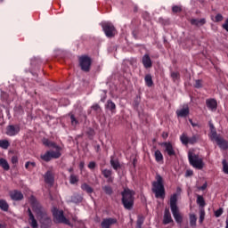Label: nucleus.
Instances as JSON below:
<instances>
[{
    "label": "nucleus",
    "instance_id": "19",
    "mask_svg": "<svg viewBox=\"0 0 228 228\" xmlns=\"http://www.w3.org/2000/svg\"><path fill=\"white\" fill-rule=\"evenodd\" d=\"M102 175L105 179H107V183H113L115 181V177H113V171L111 169L102 170Z\"/></svg>",
    "mask_w": 228,
    "mask_h": 228
},
{
    "label": "nucleus",
    "instance_id": "42",
    "mask_svg": "<svg viewBox=\"0 0 228 228\" xmlns=\"http://www.w3.org/2000/svg\"><path fill=\"white\" fill-rule=\"evenodd\" d=\"M224 215V208H220L219 209L215 211V217L216 218H220V216Z\"/></svg>",
    "mask_w": 228,
    "mask_h": 228
},
{
    "label": "nucleus",
    "instance_id": "35",
    "mask_svg": "<svg viewBox=\"0 0 228 228\" xmlns=\"http://www.w3.org/2000/svg\"><path fill=\"white\" fill-rule=\"evenodd\" d=\"M180 140H181L183 145H188L189 141H190V137H188L185 134H183L180 136Z\"/></svg>",
    "mask_w": 228,
    "mask_h": 228
},
{
    "label": "nucleus",
    "instance_id": "37",
    "mask_svg": "<svg viewBox=\"0 0 228 228\" xmlns=\"http://www.w3.org/2000/svg\"><path fill=\"white\" fill-rule=\"evenodd\" d=\"M102 190L106 193V195H112L113 194V189L110 185L103 186Z\"/></svg>",
    "mask_w": 228,
    "mask_h": 228
},
{
    "label": "nucleus",
    "instance_id": "31",
    "mask_svg": "<svg viewBox=\"0 0 228 228\" xmlns=\"http://www.w3.org/2000/svg\"><path fill=\"white\" fill-rule=\"evenodd\" d=\"M145 85L146 86H152L154 85V81H152V76L151 74H148L144 77Z\"/></svg>",
    "mask_w": 228,
    "mask_h": 228
},
{
    "label": "nucleus",
    "instance_id": "22",
    "mask_svg": "<svg viewBox=\"0 0 228 228\" xmlns=\"http://www.w3.org/2000/svg\"><path fill=\"white\" fill-rule=\"evenodd\" d=\"M110 167H112L113 170L116 172H118L122 168V166L120 165V162L118 159H115V157H110Z\"/></svg>",
    "mask_w": 228,
    "mask_h": 228
},
{
    "label": "nucleus",
    "instance_id": "33",
    "mask_svg": "<svg viewBox=\"0 0 228 228\" xmlns=\"http://www.w3.org/2000/svg\"><path fill=\"white\" fill-rule=\"evenodd\" d=\"M79 183V176L74 174L69 175V183L77 184Z\"/></svg>",
    "mask_w": 228,
    "mask_h": 228
},
{
    "label": "nucleus",
    "instance_id": "27",
    "mask_svg": "<svg viewBox=\"0 0 228 228\" xmlns=\"http://www.w3.org/2000/svg\"><path fill=\"white\" fill-rule=\"evenodd\" d=\"M0 209L4 212H7L10 209V205L6 200H0Z\"/></svg>",
    "mask_w": 228,
    "mask_h": 228
},
{
    "label": "nucleus",
    "instance_id": "7",
    "mask_svg": "<svg viewBox=\"0 0 228 228\" xmlns=\"http://www.w3.org/2000/svg\"><path fill=\"white\" fill-rule=\"evenodd\" d=\"M40 158L43 161L49 163L51 159H59V158H61V151H48L44 155H41Z\"/></svg>",
    "mask_w": 228,
    "mask_h": 228
},
{
    "label": "nucleus",
    "instance_id": "34",
    "mask_svg": "<svg viewBox=\"0 0 228 228\" xmlns=\"http://www.w3.org/2000/svg\"><path fill=\"white\" fill-rule=\"evenodd\" d=\"M190 225L192 228L197 227V216L193 214L190 215Z\"/></svg>",
    "mask_w": 228,
    "mask_h": 228
},
{
    "label": "nucleus",
    "instance_id": "40",
    "mask_svg": "<svg viewBox=\"0 0 228 228\" xmlns=\"http://www.w3.org/2000/svg\"><path fill=\"white\" fill-rule=\"evenodd\" d=\"M223 172L228 175V162L226 159L222 160Z\"/></svg>",
    "mask_w": 228,
    "mask_h": 228
},
{
    "label": "nucleus",
    "instance_id": "12",
    "mask_svg": "<svg viewBox=\"0 0 228 228\" xmlns=\"http://www.w3.org/2000/svg\"><path fill=\"white\" fill-rule=\"evenodd\" d=\"M9 195L11 197V200H14L15 202H19L24 200V194H22V192L18 190L11 191L9 192Z\"/></svg>",
    "mask_w": 228,
    "mask_h": 228
},
{
    "label": "nucleus",
    "instance_id": "30",
    "mask_svg": "<svg viewBox=\"0 0 228 228\" xmlns=\"http://www.w3.org/2000/svg\"><path fill=\"white\" fill-rule=\"evenodd\" d=\"M106 107L108 108V110H110L112 113H115V110H117V105L115 104V102H113V101L111 100H108L107 101V105Z\"/></svg>",
    "mask_w": 228,
    "mask_h": 228
},
{
    "label": "nucleus",
    "instance_id": "61",
    "mask_svg": "<svg viewBox=\"0 0 228 228\" xmlns=\"http://www.w3.org/2000/svg\"><path fill=\"white\" fill-rule=\"evenodd\" d=\"M162 136H163V138H168V134L163 133Z\"/></svg>",
    "mask_w": 228,
    "mask_h": 228
},
{
    "label": "nucleus",
    "instance_id": "36",
    "mask_svg": "<svg viewBox=\"0 0 228 228\" xmlns=\"http://www.w3.org/2000/svg\"><path fill=\"white\" fill-rule=\"evenodd\" d=\"M35 167H37V163H35V162L28 161L25 164L26 170H33V168H35Z\"/></svg>",
    "mask_w": 228,
    "mask_h": 228
},
{
    "label": "nucleus",
    "instance_id": "52",
    "mask_svg": "<svg viewBox=\"0 0 228 228\" xmlns=\"http://www.w3.org/2000/svg\"><path fill=\"white\" fill-rule=\"evenodd\" d=\"M11 161L12 165H17V163H19V158H17V156H12Z\"/></svg>",
    "mask_w": 228,
    "mask_h": 228
},
{
    "label": "nucleus",
    "instance_id": "50",
    "mask_svg": "<svg viewBox=\"0 0 228 228\" xmlns=\"http://www.w3.org/2000/svg\"><path fill=\"white\" fill-rule=\"evenodd\" d=\"M88 168H90V170H94V168H95V167H97V164L94 161H91L88 164Z\"/></svg>",
    "mask_w": 228,
    "mask_h": 228
},
{
    "label": "nucleus",
    "instance_id": "9",
    "mask_svg": "<svg viewBox=\"0 0 228 228\" xmlns=\"http://www.w3.org/2000/svg\"><path fill=\"white\" fill-rule=\"evenodd\" d=\"M189 162L191 167L200 170V159L199 155L193 154L192 152L188 153Z\"/></svg>",
    "mask_w": 228,
    "mask_h": 228
},
{
    "label": "nucleus",
    "instance_id": "11",
    "mask_svg": "<svg viewBox=\"0 0 228 228\" xmlns=\"http://www.w3.org/2000/svg\"><path fill=\"white\" fill-rule=\"evenodd\" d=\"M42 143H43V145H45V147L55 149V151L61 152V148L58 144H56V142H54L47 138H44L42 140Z\"/></svg>",
    "mask_w": 228,
    "mask_h": 228
},
{
    "label": "nucleus",
    "instance_id": "14",
    "mask_svg": "<svg viewBox=\"0 0 228 228\" xmlns=\"http://www.w3.org/2000/svg\"><path fill=\"white\" fill-rule=\"evenodd\" d=\"M208 126H209V131H210L209 133L210 140H212V142H215L216 138H220V135H218V134L216 133V128L215 127V125H213V121H209Z\"/></svg>",
    "mask_w": 228,
    "mask_h": 228
},
{
    "label": "nucleus",
    "instance_id": "32",
    "mask_svg": "<svg viewBox=\"0 0 228 228\" xmlns=\"http://www.w3.org/2000/svg\"><path fill=\"white\" fill-rule=\"evenodd\" d=\"M10 147V141L6 139L0 140V149H4V151L8 150Z\"/></svg>",
    "mask_w": 228,
    "mask_h": 228
},
{
    "label": "nucleus",
    "instance_id": "13",
    "mask_svg": "<svg viewBox=\"0 0 228 228\" xmlns=\"http://www.w3.org/2000/svg\"><path fill=\"white\" fill-rule=\"evenodd\" d=\"M117 218L113 217H109V218H104L102 223H101V227L102 228H110L111 225H115L117 224Z\"/></svg>",
    "mask_w": 228,
    "mask_h": 228
},
{
    "label": "nucleus",
    "instance_id": "57",
    "mask_svg": "<svg viewBox=\"0 0 228 228\" xmlns=\"http://www.w3.org/2000/svg\"><path fill=\"white\" fill-rule=\"evenodd\" d=\"M195 88H200V79L196 80Z\"/></svg>",
    "mask_w": 228,
    "mask_h": 228
},
{
    "label": "nucleus",
    "instance_id": "26",
    "mask_svg": "<svg viewBox=\"0 0 228 228\" xmlns=\"http://www.w3.org/2000/svg\"><path fill=\"white\" fill-rule=\"evenodd\" d=\"M81 190L83 191H86V193H88L89 195L91 193H94V188H92L88 183H84L81 184Z\"/></svg>",
    "mask_w": 228,
    "mask_h": 228
},
{
    "label": "nucleus",
    "instance_id": "58",
    "mask_svg": "<svg viewBox=\"0 0 228 228\" xmlns=\"http://www.w3.org/2000/svg\"><path fill=\"white\" fill-rule=\"evenodd\" d=\"M79 168H80V170H83V168H85V161H81L79 163Z\"/></svg>",
    "mask_w": 228,
    "mask_h": 228
},
{
    "label": "nucleus",
    "instance_id": "54",
    "mask_svg": "<svg viewBox=\"0 0 228 228\" xmlns=\"http://www.w3.org/2000/svg\"><path fill=\"white\" fill-rule=\"evenodd\" d=\"M193 175V171L192 170H187L185 173V177H191Z\"/></svg>",
    "mask_w": 228,
    "mask_h": 228
},
{
    "label": "nucleus",
    "instance_id": "48",
    "mask_svg": "<svg viewBox=\"0 0 228 228\" xmlns=\"http://www.w3.org/2000/svg\"><path fill=\"white\" fill-rule=\"evenodd\" d=\"M71 200L75 203V204H77V202H81V197L79 196H73L71 198Z\"/></svg>",
    "mask_w": 228,
    "mask_h": 228
},
{
    "label": "nucleus",
    "instance_id": "25",
    "mask_svg": "<svg viewBox=\"0 0 228 228\" xmlns=\"http://www.w3.org/2000/svg\"><path fill=\"white\" fill-rule=\"evenodd\" d=\"M154 158H155V161L157 163H163V153H161V151L159 150H156L154 152Z\"/></svg>",
    "mask_w": 228,
    "mask_h": 228
},
{
    "label": "nucleus",
    "instance_id": "46",
    "mask_svg": "<svg viewBox=\"0 0 228 228\" xmlns=\"http://www.w3.org/2000/svg\"><path fill=\"white\" fill-rule=\"evenodd\" d=\"M86 134H88V136H94V134H95V131L94 128L89 127L87 128Z\"/></svg>",
    "mask_w": 228,
    "mask_h": 228
},
{
    "label": "nucleus",
    "instance_id": "21",
    "mask_svg": "<svg viewBox=\"0 0 228 228\" xmlns=\"http://www.w3.org/2000/svg\"><path fill=\"white\" fill-rule=\"evenodd\" d=\"M214 142H216L217 143L218 147L221 148L222 151H227V149H228V142L225 141V139H224V138L219 136Z\"/></svg>",
    "mask_w": 228,
    "mask_h": 228
},
{
    "label": "nucleus",
    "instance_id": "5",
    "mask_svg": "<svg viewBox=\"0 0 228 228\" xmlns=\"http://www.w3.org/2000/svg\"><path fill=\"white\" fill-rule=\"evenodd\" d=\"M52 215L53 216L54 224H64L65 225H69V227H74L72 223L63 214V210L58 209V208L53 207L52 208Z\"/></svg>",
    "mask_w": 228,
    "mask_h": 228
},
{
    "label": "nucleus",
    "instance_id": "60",
    "mask_svg": "<svg viewBox=\"0 0 228 228\" xmlns=\"http://www.w3.org/2000/svg\"><path fill=\"white\" fill-rule=\"evenodd\" d=\"M197 204L200 206V195H197Z\"/></svg>",
    "mask_w": 228,
    "mask_h": 228
},
{
    "label": "nucleus",
    "instance_id": "6",
    "mask_svg": "<svg viewBox=\"0 0 228 228\" xmlns=\"http://www.w3.org/2000/svg\"><path fill=\"white\" fill-rule=\"evenodd\" d=\"M78 61L83 72H90V69H92V58L88 55H82L78 58Z\"/></svg>",
    "mask_w": 228,
    "mask_h": 228
},
{
    "label": "nucleus",
    "instance_id": "62",
    "mask_svg": "<svg viewBox=\"0 0 228 228\" xmlns=\"http://www.w3.org/2000/svg\"><path fill=\"white\" fill-rule=\"evenodd\" d=\"M68 172H69V174H72V172H74V168H72V167L69 168Z\"/></svg>",
    "mask_w": 228,
    "mask_h": 228
},
{
    "label": "nucleus",
    "instance_id": "10",
    "mask_svg": "<svg viewBox=\"0 0 228 228\" xmlns=\"http://www.w3.org/2000/svg\"><path fill=\"white\" fill-rule=\"evenodd\" d=\"M19 133H20V125H9L6 126L5 134H7V136H17Z\"/></svg>",
    "mask_w": 228,
    "mask_h": 228
},
{
    "label": "nucleus",
    "instance_id": "39",
    "mask_svg": "<svg viewBox=\"0 0 228 228\" xmlns=\"http://www.w3.org/2000/svg\"><path fill=\"white\" fill-rule=\"evenodd\" d=\"M69 116L70 117L71 126H77V124H79V121L77 120V118H76V116H74V114L69 113Z\"/></svg>",
    "mask_w": 228,
    "mask_h": 228
},
{
    "label": "nucleus",
    "instance_id": "55",
    "mask_svg": "<svg viewBox=\"0 0 228 228\" xmlns=\"http://www.w3.org/2000/svg\"><path fill=\"white\" fill-rule=\"evenodd\" d=\"M189 122L192 127H199V123L193 122V119H189Z\"/></svg>",
    "mask_w": 228,
    "mask_h": 228
},
{
    "label": "nucleus",
    "instance_id": "15",
    "mask_svg": "<svg viewBox=\"0 0 228 228\" xmlns=\"http://www.w3.org/2000/svg\"><path fill=\"white\" fill-rule=\"evenodd\" d=\"M28 224L30 227L38 228V221H37V218H35V215H33L31 208H28Z\"/></svg>",
    "mask_w": 228,
    "mask_h": 228
},
{
    "label": "nucleus",
    "instance_id": "24",
    "mask_svg": "<svg viewBox=\"0 0 228 228\" xmlns=\"http://www.w3.org/2000/svg\"><path fill=\"white\" fill-rule=\"evenodd\" d=\"M172 222H174V220L172 219V215L170 214V210L168 208H166L165 212H164L163 224H165V225H167Z\"/></svg>",
    "mask_w": 228,
    "mask_h": 228
},
{
    "label": "nucleus",
    "instance_id": "23",
    "mask_svg": "<svg viewBox=\"0 0 228 228\" xmlns=\"http://www.w3.org/2000/svg\"><path fill=\"white\" fill-rule=\"evenodd\" d=\"M45 183H46V184H54V174H53V171H47L45 174Z\"/></svg>",
    "mask_w": 228,
    "mask_h": 228
},
{
    "label": "nucleus",
    "instance_id": "16",
    "mask_svg": "<svg viewBox=\"0 0 228 228\" xmlns=\"http://www.w3.org/2000/svg\"><path fill=\"white\" fill-rule=\"evenodd\" d=\"M162 146L165 147L164 151H166L170 158H172V156H175V150H174L172 142H163Z\"/></svg>",
    "mask_w": 228,
    "mask_h": 228
},
{
    "label": "nucleus",
    "instance_id": "38",
    "mask_svg": "<svg viewBox=\"0 0 228 228\" xmlns=\"http://www.w3.org/2000/svg\"><path fill=\"white\" fill-rule=\"evenodd\" d=\"M91 108L93 109V110L94 111V113L96 115H99V113H101V111H102L100 104L95 103V104L92 105Z\"/></svg>",
    "mask_w": 228,
    "mask_h": 228
},
{
    "label": "nucleus",
    "instance_id": "59",
    "mask_svg": "<svg viewBox=\"0 0 228 228\" xmlns=\"http://www.w3.org/2000/svg\"><path fill=\"white\" fill-rule=\"evenodd\" d=\"M142 16H143V18H144L146 20H149V19H151L150 16H149V13H147V12H144V13L142 14Z\"/></svg>",
    "mask_w": 228,
    "mask_h": 228
},
{
    "label": "nucleus",
    "instance_id": "51",
    "mask_svg": "<svg viewBox=\"0 0 228 228\" xmlns=\"http://www.w3.org/2000/svg\"><path fill=\"white\" fill-rule=\"evenodd\" d=\"M204 206H206V200L203 196H200V209H204Z\"/></svg>",
    "mask_w": 228,
    "mask_h": 228
},
{
    "label": "nucleus",
    "instance_id": "2",
    "mask_svg": "<svg viewBox=\"0 0 228 228\" xmlns=\"http://www.w3.org/2000/svg\"><path fill=\"white\" fill-rule=\"evenodd\" d=\"M122 199L121 202L125 209L131 211L134 208V191L126 189L121 192Z\"/></svg>",
    "mask_w": 228,
    "mask_h": 228
},
{
    "label": "nucleus",
    "instance_id": "29",
    "mask_svg": "<svg viewBox=\"0 0 228 228\" xmlns=\"http://www.w3.org/2000/svg\"><path fill=\"white\" fill-rule=\"evenodd\" d=\"M170 77L172 78V81L174 83H176V81H179L181 79V74L179 73V71H171Z\"/></svg>",
    "mask_w": 228,
    "mask_h": 228
},
{
    "label": "nucleus",
    "instance_id": "43",
    "mask_svg": "<svg viewBox=\"0 0 228 228\" xmlns=\"http://www.w3.org/2000/svg\"><path fill=\"white\" fill-rule=\"evenodd\" d=\"M142 225H143V217H139L137 219L136 228H142Z\"/></svg>",
    "mask_w": 228,
    "mask_h": 228
},
{
    "label": "nucleus",
    "instance_id": "4",
    "mask_svg": "<svg viewBox=\"0 0 228 228\" xmlns=\"http://www.w3.org/2000/svg\"><path fill=\"white\" fill-rule=\"evenodd\" d=\"M171 213L176 222V224H183V216L179 213V207H177V193L171 195L170 200Z\"/></svg>",
    "mask_w": 228,
    "mask_h": 228
},
{
    "label": "nucleus",
    "instance_id": "64",
    "mask_svg": "<svg viewBox=\"0 0 228 228\" xmlns=\"http://www.w3.org/2000/svg\"><path fill=\"white\" fill-rule=\"evenodd\" d=\"M225 224H226V226H225V228H228V218L226 219V222H225Z\"/></svg>",
    "mask_w": 228,
    "mask_h": 228
},
{
    "label": "nucleus",
    "instance_id": "20",
    "mask_svg": "<svg viewBox=\"0 0 228 228\" xmlns=\"http://www.w3.org/2000/svg\"><path fill=\"white\" fill-rule=\"evenodd\" d=\"M142 63L144 69H151L152 67V60H151V56L149 54H144L142 59Z\"/></svg>",
    "mask_w": 228,
    "mask_h": 228
},
{
    "label": "nucleus",
    "instance_id": "47",
    "mask_svg": "<svg viewBox=\"0 0 228 228\" xmlns=\"http://www.w3.org/2000/svg\"><path fill=\"white\" fill-rule=\"evenodd\" d=\"M189 143H191V145L197 143V136L193 135L192 137H189Z\"/></svg>",
    "mask_w": 228,
    "mask_h": 228
},
{
    "label": "nucleus",
    "instance_id": "18",
    "mask_svg": "<svg viewBox=\"0 0 228 228\" xmlns=\"http://www.w3.org/2000/svg\"><path fill=\"white\" fill-rule=\"evenodd\" d=\"M206 106L208 110H210V111H216L218 108V102L216 99H207Z\"/></svg>",
    "mask_w": 228,
    "mask_h": 228
},
{
    "label": "nucleus",
    "instance_id": "17",
    "mask_svg": "<svg viewBox=\"0 0 228 228\" xmlns=\"http://www.w3.org/2000/svg\"><path fill=\"white\" fill-rule=\"evenodd\" d=\"M176 115L181 118H186V117L190 115V107H188V105H183L182 109L176 110Z\"/></svg>",
    "mask_w": 228,
    "mask_h": 228
},
{
    "label": "nucleus",
    "instance_id": "44",
    "mask_svg": "<svg viewBox=\"0 0 228 228\" xmlns=\"http://www.w3.org/2000/svg\"><path fill=\"white\" fill-rule=\"evenodd\" d=\"M224 20V16L220 13L216 14L215 17V22H222Z\"/></svg>",
    "mask_w": 228,
    "mask_h": 228
},
{
    "label": "nucleus",
    "instance_id": "45",
    "mask_svg": "<svg viewBox=\"0 0 228 228\" xmlns=\"http://www.w3.org/2000/svg\"><path fill=\"white\" fill-rule=\"evenodd\" d=\"M191 24L192 26H198L199 27V25L200 24V20H199V19H191Z\"/></svg>",
    "mask_w": 228,
    "mask_h": 228
},
{
    "label": "nucleus",
    "instance_id": "3",
    "mask_svg": "<svg viewBox=\"0 0 228 228\" xmlns=\"http://www.w3.org/2000/svg\"><path fill=\"white\" fill-rule=\"evenodd\" d=\"M152 191L155 193L156 199H165V184L160 175H156V181L152 183Z\"/></svg>",
    "mask_w": 228,
    "mask_h": 228
},
{
    "label": "nucleus",
    "instance_id": "56",
    "mask_svg": "<svg viewBox=\"0 0 228 228\" xmlns=\"http://www.w3.org/2000/svg\"><path fill=\"white\" fill-rule=\"evenodd\" d=\"M208 188V182H205L202 186H200V191H204Z\"/></svg>",
    "mask_w": 228,
    "mask_h": 228
},
{
    "label": "nucleus",
    "instance_id": "8",
    "mask_svg": "<svg viewBox=\"0 0 228 228\" xmlns=\"http://www.w3.org/2000/svg\"><path fill=\"white\" fill-rule=\"evenodd\" d=\"M102 29L106 35V37H108V38H111L113 37H115V26H113L112 23L110 22H105L102 25Z\"/></svg>",
    "mask_w": 228,
    "mask_h": 228
},
{
    "label": "nucleus",
    "instance_id": "63",
    "mask_svg": "<svg viewBox=\"0 0 228 228\" xmlns=\"http://www.w3.org/2000/svg\"><path fill=\"white\" fill-rule=\"evenodd\" d=\"M200 24H206V20L205 19H201L200 20Z\"/></svg>",
    "mask_w": 228,
    "mask_h": 228
},
{
    "label": "nucleus",
    "instance_id": "41",
    "mask_svg": "<svg viewBox=\"0 0 228 228\" xmlns=\"http://www.w3.org/2000/svg\"><path fill=\"white\" fill-rule=\"evenodd\" d=\"M172 12L173 13H181V12H183V8L179 5H174L172 7Z\"/></svg>",
    "mask_w": 228,
    "mask_h": 228
},
{
    "label": "nucleus",
    "instance_id": "28",
    "mask_svg": "<svg viewBox=\"0 0 228 228\" xmlns=\"http://www.w3.org/2000/svg\"><path fill=\"white\" fill-rule=\"evenodd\" d=\"M0 167H2V168L6 172L10 170V164H8V160H6V159H0Z\"/></svg>",
    "mask_w": 228,
    "mask_h": 228
},
{
    "label": "nucleus",
    "instance_id": "53",
    "mask_svg": "<svg viewBox=\"0 0 228 228\" xmlns=\"http://www.w3.org/2000/svg\"><path fill=\"white\" fill-rule=\"evenodd\" d=\"M222 28L228 33V18L225 20V22L223 24Z\"/></svg>",
    "mask_w": 228,
    "mask_h": 228
},
{
    "label": "nucleus",
    "instance_id": "49",
    "mask_svg": "<svg viewBox=\"0 0 228 228\" xmlns=\"http://www.w3.org/2000/svg\"><path fill=\"white\" fill-rule=\"evenodd\" d=\"M204 216H206V212L204 211V208H200V224L204 222Z\"/></svg>",
    "mask_w": 228,
    "mask_h": 228
},
{
    "label": "nucleus",
    "instance_id": "1",
    "mask_svg": "<svg viewBox=\"0 0 228 228\" xmlns=\"http://www.w3.org/2000/svg\"><path fill=\"white\" fill-rule=\"evenodd\" d=\"M30 202H32L33 209L39 218L41 228H51L53 225V219L47 215L44 207L37 203V198L35 196L30 197Z\"/></svg>",
    "mask_w": 228,
    "mask_h": 228
}]
</instances>
